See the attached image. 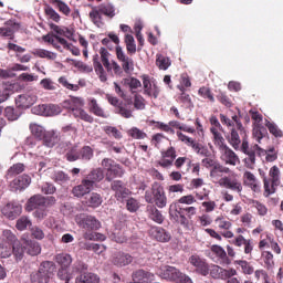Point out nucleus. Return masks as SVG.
Instances as JSON below:
<instances>
[{
	"label": "nucleus",
	"instance_id": "obj_1",
	"mask_svg": "<svg viewBox=\"0 0 283 283\" xmlns=\"http://www.w3.org/2000/svg\"><path fill=\"white\" fill-rule=\"evenodd\" d=\"M231 120L237 125V129L240 132V136L242 138L241 151L248 156L244 159L245 167H248V169H253L255 167V154H258V156H264L266 150H264L258 144L253 145L252 147L249 146V133H247V129L242 125V122L238 115H233Z\"/></svg>",
	"mask_w": 283,
	"mask_h": 283
},
{
	"label": "nucleus",
	"instance_id": "obj_2",
	"mask_svg": "<svg viewBox=\"0 0 283 283\" xmlns=\"http://www.w3.org/2000/svg\"><path fill=\"white\" fill-rule=\"evenodd\" d=\"M222 174H231V169L219 163L210 170V178L212 182H217L219 184V187L230 189V191H234V193H239L240 196L243 189L242 181H240L234 172L229 177H222Z\"/></svg>",
	"mask_w": 283,
	"mask_h": 283
},
{
	"label": "nucleus",
	"instance_id": "obj_3",
	"mask_svg": "<svg viewBox=\"0 0 283 283\" xmlns=\"http://www.w3.org/2000/svg\"><path fill=\"white\" fill-rule=\"evenodd\" d=\"M85 101L83 98L74 96L62 102V107L69 109L74 118H80V120H84L85 123H94V117L83 109Z\"/></svg>",
	"mask_w": 283,
	"mask_h": 283
},
{
	"label": "nucleus",
	"instance_id": "obj_4",
	"mask_svg": "<svg viewBox=\"0 0 283 283\" xmlns=\"http://www.w3.org/2000/svg\"><path fill=\"white\" fill-rule=\"evenodd\" d=\"M145 200L148 205H156L158 209H165L167 207V195L165 188L159 182L151 185V190L145 192Z\"/></svg>",
	"mask_w": 283,
	"mask_h": 283
},
{
	"label": "nucleus",
	"instance_id": "obj_5",
	"mask_svg": "<svg viewBox=\"0 0 283 283\" xmlns=\"http://www.w3.org/2000/svg\"><path fill=\"white\" fill-rule=\"evenodd\" d=\"M157 275L161 277V280H167L168 282L193 283L191 277L187 276V274H184L180 272V270L171 265L160 266L157 270Z\"/></svg>",
	"mask_w": 283,
	"mask_h": 283
},
{
	"label": "nucleus",
	"instance_id": "obj_6",
	"mask_svg": "<svg viewBox=\"0 0 283 283\" xmlns=\"http://www.w3.org/2000/svg\"><path fill=\"white\" fill-rule=\"evenodd\" d=\"M54 273V263L52 261H43L39 269L30 274L31 283H48Z\"/></svg>",
	"mask_w": 283,
	"mask_h": 283
},
{
	"label": "nucleus",
	"instance_id": "obj_7",
	"mask_svg": "<svg viewBox=\"0 0 283 283\" xmlns=\"http://www.w3.org/2000/svg\"><path fill=\"white\" fill-rule=\"evenodd\" d=\"M104 171H106V180L112 182L114 178H122L124 171L120 165L116 164L113 159L104 158L101 163Z\"/></svg>",
	"mask_w": 283,
	"mask_h": 283
},
{
	"label": "nucleus",
	"instance_id": "obj_8",
	"mask_svg": "<svg viewBox=\"0 0 283 283\" xmlns=\"http://www.w3.org/2000/svg\"><path fill=\"white\" fill-rule=\"evenodd\" d=\"M177 138L181 140V143H185L188 147H191L198 156H203L205 158H209L211 156V151H209V148L202 146L196 139L182 134L181 132H177Z\"/></svg>",
	"mask_w": 283,
	"mask_h": 283
},
{
	"label": "nucleus",
	"instance_id": "obj_9",
	"mask_svg": "<svg viewBox=\"0 0 283 283\" xmlns=\"http://www.w3.org/2000/svg\"><path fill=\"white\" fill-rule=\"evenodd\" d=\"M76 222L78 227L85 229L86 231H98L101 228V221H98L96 217L90 214H80L76 218Z\"/></svg>",
	"mask_w": 283,
	"mask_h": 283
},
{
	"label": "nucleus",
	"instance_id": "obj_10",
	"mask_svg": "<svg viewBox=\"0 0 283 283\" xmlns=\"http://www.w3.org/2000/svg\"><path fill=\"white\" fill-rule=\"evenodd\" d=\"M63 109L56 104H42L34 106L32 113L36 116H59Z\"/></svg>",
	"mask_w": 283,
	"mask_h": 283
},
{
	"label": "nucleus",
	"instance_id": "obj_11",
	"mask_svg": "<svg viewBox=\"0 0 283 283\" xmlns=\"http://www.w3.org/2000/svg\"><path fill=\"white\" fill-rule=\"evenodd\" d=\"M115 52L117 60L122 63V70L125 72V74H132V72H134V59L127 56L120 45L116 46Z\"/></svg>",
	"mask_w": 283,
	"mask_h": 283
},
{
	"label": "nucleus",
	"instance_id": "obj_12",
	"mask_svg": "<svg viewBox=\"0 0 283 283\" xmlns=\"http://www.w3.org/2000/svg\"><path fill=\"white\" fill-rule=\"evenodd\" d=\"M220 160L224 163V165H230L231 167H235V165H240V157L231 147L226 146L219 150Z\"/></svg>",
	"mask_w": 283,
	"mask_h": 283
},
{
	"label": "nucleus",
	"instance_id": "obj_13",
	"mask_svg": "<svg viewBox=\"0 0 283 283\" xmlns=\"http://www.w3.org/2000/svg\"><path fill=\"white\" fill-rule=\"evenodd\" d=\"M189 262L200 275L207 276L209 274V263L203 258H200V255L192 254L189 258Z\"/></svg>",
	"mask_w": 283,
	"mask_h": 283
},
{
	"label": "nucleus",
	"instance_id": "obj_14",
	"mask_svg": "<svg viewBox=\"0 0 283 283\" xmlns=\"http://www.w3.org/2000/svg\"><path fill=\"white\" fill-rule=\"evenodd\" d=\"M30 185H32V178L29 175H21L13 179L9 187L11 191H24Z\"/></svg>",
	"mask_w": 283,
	"mask_h": 283
},
{
	"label": "nucleus",
	"instance_id": "obj_15",
	"mask_svg": "<svg viewBox=\"0 0 283 283\" xmlns=\"http://www.w3.org/2000/svg\"><path fill=\"white\" fill-rule=\"evenodd\" d=\"M1 211L6 218H8L9 220H14L15 218H19V216H21V211H23V208L17 202H9L2 207Z\"/></svg>",
	"mask_w": 283,
	"mask_h": 283
},
{
	"label": "nucleus",
	"instance_id": "obj_16",
	"mask_svg": "<svg viewBox=\"0 0 283 283\" xmlns=\"http://www.w3.org/2000/svg\"><path fill=\"white\" fill-rule=\"evenodd\" d=\"M39 99V96H36L35 92H28L25 94L19 95L15 98V104L18 105V107H32V105H34V103H36V101Z\"/></svg>",
	"mask_w": 283,
	"mask_h": 283
},
{
	"label": "nucleus",
	"instance_id": "obj_17",
	"mask_svg": "<svg viewBox=\"0 0 283 283\" xmlns=\"http://www.w3.org/2000/svg\"><path fill=\"white\" fill-rule=\"evenodd\" d=\"M132 262H134V256H132L129 253L116 252L112 256V264H114V266H118L119 269L123 266H129Z\"/></svg>",
	"mask_w": 283,
	"mask_h": 283
},
{
	"label": "nucleus",
	"instance_id": "obj_18",
	"mask_svg": "<svg viewBox=\"0 0 283 283\" xmlns=\"http://www.w3.org/2000/svg\"><path fill=\"white\" fill-rule=\"evenodd\" d=\"M226 138L235 151H242V135H240L238 128H231L230 134Z\"/></svg>",
	"mask_w": 283,
	"mask_h": 283
},
{
	"label": "nucleus",
	"instance_id": "obj_19",
	"mask_svg": "<svg viewBox=\"0 0 283 283\" xmlns=\"http://www.w3.org/2000/svg\"><path fill=\"white\" fill-rule=\"evenodd\" d=\"M143 85H144V94L146 96H153V98H158L160 94V88L156 84H151L148 75H142Z\"/></svg>",
	"mask_w": 283,
	"mask_h": 283
},
{
	"label": "nucleus",
	"instance_id": "obj_20",
	"mask_svg": "<svg viewBox=\"0 0 283 283\" xmlns=\"http://www.w3.org/2000/svg\"><path fill=\"white\" fill-rule=\"evenodd\" d=\"M92 189H94V186L90 181L83 179L80 185L72 189V193L75 196V198H83V196H87Z\"/></svg>",
	"mask_w": 283,
	"mask_h": 283
},
{
	"label": "nucleus",
	"instance_id": "obj_21",
	"mask_svg": "<svg viewBox=\"0 0 283 283\" xmlns=\"http://www.w3.org/2000/svg\"><path fill=\"white\" fill-rule=\"evenodd\" d=\"M48 199L41 195L32 196L27 202V211H34V209H41L46 207Z\"/></svg>",
	"mask_w": 283,
	"mask_h": 283
},
{
	"label": "nucleus",
	"instance_id": "obj_22",
	"mask_svg": "<svg viewBox=\"0 0 283 283\" xmlns=\"http://www.w3.org/2000/svg\"><path fill=\"white\" fill-rule=\"evenodd\" d=\"M243 182L245 187H249L255 193H260V189H261L260 181H258V178L255 177V175H253V172L245 171L243 174Z\"/></svg>",
	"mask_w": 283,
	"mask_h": 283
},
{
	"label": "nucleus",
	"instance_id": "obj_23",
	"mask_svg": "<svg viewBox=\"0 0 283 283\" xmlns=\"http://www.w3.org/2000/svg\"><path fill=\"white\" fill-rule=\"evenodd\" d=\"M133 282H140V283H149L154 282L155 275L151 272H147L145 270H137L132 275Z\"/></svg>",
	"mask_w": 283,
	"mask_h": 283
},
{
	"label": "nucleus",
	"instance_id": "obj_24",
	"mask_svg": "<svg viewBox=\"0 0 283 283\" xmlns=\"http://www.w3.org/2000/svg\"><path fill=\"white\" fill-rule=\"evenodd\" d=\"M43 41H45V43H51V45H53L55 50H61V46L57 43L63 45V48H70V43H67V40L61 38L60 35L46 34L43 36Z\"/></svg>",
	"mask_w": 283,
	"mask_h": 283
},
{
	"label": "nucleus",
	"instance_id": "obj_25",
	"mask_svg": "<svg viewBox=\"0 0 283 283\" xmlns=\"http://www.w3.org/2000/svg\"><path fill=\"white\" fill-rule=\"evenodd\" d=\"M17 30H19V23L9 20L2 28H0V36L12 39Z\"/></svg>",
	"mask_w": 283,
	"mask_h": 283
},
{
	"label": "nucleus",
	"instance_id": "obj_26",
	"mask_svg": "<svg viewBox=\"0 0 283 283\" xmlns=\"http://www.w3.org/2000/svg\"><path fill=\"white\" fill-rule=\"evenodd\" d=\"M149 233L158 242H169V240H171V234L163 228L154 227L149 230Z\"/></svg>",
	"mask_w": 283,
	"mask_h": 283
},
{
	"label": "nucleus",
	"instance_id": "obj_27",
	"mask_svg": "<svg viewBox=\"0 0 283 283\" xmlns=\"http://www.w3.org/2000/svg\"><path fill=\"white\" fill-rule=\"evenodd\" d=\"M88 17L92 23L96 25V28H103V25H105V22L103 21V13L99 7H93L91 12L88 13Z\"/></svg>",
	"mask_w": 283,
	"mask_h": 283
},
{
	"label": "nucleus",
	"instance_id": "obj_28",
	"mask_svg": "<svg viewBox=\"0 0 283 283\" xmlns=\"http://www.w3.org/2000/svg\"><path fill=\"white\" fill-rule=\"evenodd\" d=\"M111 188L115 191L116 198H127L129 195V189H127L120 180L113 181Z\"/></svg>",
	"mask_w": 283,
	"mask_h": 283
},
{
	"label": "nucleus",
	"instance_id": "obj_29",
	"mask_svg": "<svg viewBox=\"0 0 283 283\" xmlns=\"http://www.w3.org/2000/svg\"><path fill=\"white\" fill-rule=\"evenodd\" d=\"M101 279L92 272H84L75 277V283H98Z\"/></svg>",
	"mask_w": 283,
	"mask_h": 283
},
{
	"label": "nucleus",
	"instance_id": "obj_30",
	"mask_svg": "<svg viewBox=\"0 0 283 283\" xmlns=\"http://www.w3.org/2000/svg\"><path fill=\"white\" fill-rule=\"evenodd\" d=\"M103 178H105V172L102 170V168H96L92 170L84 179L90 181L91 186L94 187V185H96V182H101Z\"/></svg>",
	"mask_w": 283,
	"mask_h": 283
},
{
	"label": "nucleus",
	"instance_id": "obj_31",
	"mask_svg": "<svg viewBox=\"0 0 283 283\" xmlns=\"http://www.w3.org/2000/svg\"><path fill=\"white\" fill-rule=\"evenodd\" d=\"M210 132L212 134V138H213V144L217 147V149H223L224 147H227V142L224 140V137L222 136V134L220 132H218V128L212 127L210 128Z\"/></svg>",
	"mask_w": 283,
	"mask_h": 283
},
{
	"label": "nucleus",
	"instance_id": "obj_32",
	"mask_svg": "<svg viewBox=\"0 0 283 283\" xmlns=\"http://www.w3.org/2000/svg\"><path fill=\"white\" fill-rule=\"evenodd\" d=\"M55 262L59 264V266H62L63 269H70L73 262L72 254L59 253L55 255Z\"/></svg>",
	"mask_w": 283,
	"mask_h": 283
},
{
	"label": "nucleus",
	"instance_id": "obj_33",
	"mask_svg": "<svg viewBox=\"0 0 283 283\" xmlns=\"http://www.w3.org/2000/svg\"><path fill=\"white\" fill-rule=\"evenodd\" d=\"M93 65L102 83H105V81H107V73H105V69L103 67V64L101 63V61H98V54L94 55Z\"/></svg>",
	"mask_w": 283,
	"mask_h": 283
},
{
	"label": "nucleus",
	"instance_id": "obj_34",
	"mask_svg": "<svg viewBox=\"0 0 283 283\" xmlns=\"http://www.w3.org/2000/svg\"><path fill=\"white\" fill-rule=\"evenodd\" d=\"M59 140H61V138H59V135L55 132L45 133L43 136V145L49 148L54 147Z\"/></svg>",
	"mask_w": 283,
	"mask_h": 283
},
{
	"label": "nucleus",
	"instance_id": "obj_35",
	"mask_svg": "<svg viewBox=\"0 0 283 283\" xmlns=\"http://www.w3.org/2000/svg\"><path fill=\"white\" fill-rule=\"evenodd\" d=\"M266 136V128L261 124H254L252 129V138L256 140V143H262V138Z\"/></svg>",
	"mask_w": 283,
	"mask_h": 283
},
{
	"label": "nucleus",
	"instance_id": "obj_36",
	"mask_svg": "<svg viewBox=\"0 0 283 283\" xmlns=\"http://www.w3.org/2000/svg\"><path fill=\"white\" fill-rule=\"evenodd\" d=\"M97 8H99L102 15L107 17L108 19H114L116 17V7L112 3L99 4Z\"/></svg>",
	"mask_w": 283,
	"mask_h": 283
},
{
	"label": "nucleus",
	"instance_id": "obj_37",
	"mask_svg": "<svg viewBox=\"0 0 283 283\" xmlns=\"http://www.w3.org/2000/svg\"><path fill=\"white\" fill-rule=\"evenodd\" d=\"M211 251L219 258L221 264H229V256H227V251L222 247L212 245Z\"/></svg>",
	"mask_w": 283,
	"mask_h": 283
},
{
	"label": "nucleus",
	"instance_id": "obj_38",
	"mask_svg": "<svg viewBox=\"0 0 283 283\" xmlns=\"http://www.w3.org/2000/svg\"><path fill=\"white\" fill-rule=\"evenodd\" d=\"M87 207H92L93 209H96L103 205V197L96 192H92L90 197L86 199Z\"/></svg>",
	"mask_w": 283,
	"mask_h": 283
},
{
	"label": "nucleus",
	"instance_id": "obj_39",
	"mask_svg": "<svg viewBox=\"0 0 283 283\" xmlns=\"http://www.w3.org/2000/svg\"><path fill=\"white\" fill-rule=\"evenodd\" d=\"M99 56H101V61L103 66L105 67V70L107 72H112V62H109V51H107V49L105 48H101L99 49Z\"/></svg>",
	"mask_w": 283,
	"mask_h": 283
},
{
	"label": "nucleus",
	"instance_id": "obj_40",
	"mask_svg": "<svg viewBox=\"0 0 283 283\" xmlns=\"http://www.w3.org/2000/svg\"><path fill=\"white\" fill-rule=\"evenodd\" d=\"M24 249L29 255H39L41 253V244L36 241H25Z\"/></svg>",
	"mask_w": 283,
	"mask_h": 283
},
{
	"label": "nucleus",
	"instance_id": "obj_41",
	"mask_svg": "<svg viewBox=\"0 0 283 283\" xmlns=\"http://www.w3.org/2000/svg\"><path fill=\"white\" fill-rule=\"evenodd\" d=\"M32 54H34V56H39V59H49V61H54L56 59L55 53L45 49H35L32 51Z\"/></svg>",
	"mask_w": 283,
	"mask_h": 283
},
{
	"label": "nucleus",
	"instance_id": "obj_42",
	"mask_svg": "<svg viewBox=\"0 0 283 283\" xmlns=\"http://www.w3.org/2000/svg\"><path fill=\"white\" fill-rule=\"evenodd\" d=\"M51 3L57 8L59 12H62L64 17H70L72 9L67 3L63 2L62 0H51Z\"/></svg>",
	"mask_w": 283,
	"mask_h": 283
},
{
	"label": "nucleus",
	"instance_id": "obj_43",
	"mask_svg": "<svg viewBox=\"0 0 283 283\" xmlns=\"http://www.w3.org/2000/svg\"><path fill=\"white\" fill-rule=\"evenodd\" d=\"M115 114H119L123 118H132L134 116V113L132 108L127 104H120V106H117L115 108Z\"/></svg>",
	"mask_w": 283,
	"mask_h": 283
},
{
	"label": "nucleus",
	"instance_id": "obj_44",
	"mask_svg": "<svg viewBox=\"0 0 283 283\" xmlns=\"http://www.w3.org/2000/svg\"><path fill=\"white\" fill-rule=\"evenodd\" d=\"M264 196L265 198H269V196H272V193H275L276 187H280V185H275L271 179L264 177Z\"/></svg>",
	"mask_w": 283,
	"mask_h": 283
},
{
	"label": "nucleus",
	"instance_id": "obj_45",
	"mask_svg": "<svg viewBox=\"0 0 283 283\" xmlns=\"http://www.w3.org/2000/svg\"><path fill=\"white\" fill-rule=\"evenodd\" d=\"M88 105L92 114H94L95 116H99L102 118H107V116L105 115V111H103V108L99 107L98 102H96V99L92 98Z\"/></svg>",
	"mask_w": 283,
	"mask_h": 283
},
{
	"label": "nucleus",
	"instance_id": "obj_46",
	"mask_svg": "<svg viewBox=\"0 0 283 283\" xmlns=\"http://www.w3.org/2000/svg\"><path fill=\"white\" fill-rule=\"evenodd\" d=\"M156 65L157 67H159V70H169L171 65V60L163 54H157Z\"/></svg>",
	"mask_w": 283,
	"mask_h": 283
},
{
	"label": "nucleus",
	"instance_id": "obj_47",
	"mask_svg": "<svg viewBox=\"0 0 283 283\" xmlns=\"http://www.w3.org/2000/svg\"><path fill=\"white\" fill-rule=\"evenodd\" d=\"M11 253H13L17 262L23 260V253H25V250L23 249V245H21V242L18 241L13 245H11Z\"/></svg>",
	"mask_w": 283,
	"mask_h": 283
},
{
	"label": "nucleus",
	"instance_id": "obj_48",
	"mask_svg": "<svg viewBox=\"0 0 283 283\" xmlns=\"http://www.w3.org/2000/svg\"><path fill=\"white\" fill-rule=\"evenodd\" d=\"M126 50L128 54H136V40H134V35L126 34L125 35Z\"/></svg>",
	"mask_w": 283,
	"mask_h": 283
},
{
	"label": "nucleus",
	"instance_id": "obj_49",
	"mask_svg": "<svg viewBox=\"0 0 283 283\" xmlns=\"http://www.w3.org/2000/svg\"><path fill=\"white\" fill-rule=\"evenodd\" d=\"M235 264H238L239 266H241V271L244 275H253L254 273V269L253 265H251V263H249L248 261L244 260H239L235 261Z\"/></svg>",
	"mask_w": 283,
	"mask_h": 283
},
{
	"label": "nucleus",
	"instance_id": "obj_50",
	"mask_svg": "<svg viewBox=\"0 0 283 283\" xmlns=\"http://www.w3.org/2000/svg\"><path fill=\"white\" fill-rule=\"evenodd\" d=\"M128 136H130V138H134L135 140H145V138L147 137V133L140 130V128L138 127H133L128 130Z\"/></svg>",
	"mask_w": 283,
	"mask_h": 283
},
{
	"label": "nucleus",
	"instance_id": "obj_51",
	"mask_svg": "<svg viewBox=\"0 0 283 283\" xmlns=\"http://www.w3.org/2000/svg\"><path fill=\"white\" fill-rule=\"evenodd\" d=\"M23 171H25V166L23 164H15L9 168L7 177L12 178V176H19Z\"/></svg>",
	"mask_w": 283,
	"mask_h": 283
},
{
	"label": "nucleus",
	"instance_id": "obj_52",
	"mask_svg": "<svg viewBox=\"0 0 283 283\" xmlns=\"http://www.w3.org/2000/svg\"><path fill=\"white\" fill-rule=\"evenodd\" d=\"M29 227H32V221L28 217H21L17 220L15 228L18 231H25Z\"/></svg>",
	"mask_w": 283,
	"mask_h": 283
},
{
	"label": "nucleus",
	"instance_id": "obj_53",
	"mask_svg": "<svg viewBox=\"0 0 283 283\" xmlns=\"http://www.w3.org/2000/svg\"><path fill=\"white\" fill-rule=\"evenodd\" d=\"M57 277L64 280V283H70V280L73 277V273H70V268L60 266L57 271Z\"/></svg>",
	"mask_w": 283,
	"mask_h": 283
},
{
	"label": "nucleus",
	"instance_id": "obj_54",
	"mask_svg": "<svg viewBox=\"0 0 283 283\" xmlns=\"http://www.w3.org/2000/svg\"><path fill=\"white\" fill-rule=\"evenodd\" d=\"M88 266L85 262L77 260L74 262V264L72 265V273L74 275V273H80L83 274L85 273V271H87Z\"/></svg>",
	"mask_w": 283,
	"mask_h": 283
},
{
	"label": "nucleus",
	"instance_id": "obj_55",
	"mask_svg": "<svg viewBox=\"0 0 283 283\" xmlns=\"http://www.w3.org/2000/svg\"><path fill=\"white\" fill-rule=\"evenodd\" d=\"M44 12L46 15H49V19H51L52 21H55V23H59V21H61V15L50 4L45 6Z\"/></svg>",
	"mask_w": 283,
	"mask_h": 283
},
{
	"label": "nucleus",
	"instance_id": "obj_56",
	"mask_svg": "<svg viewBox=\"0 0 283 283\" xmlns=\"http://www.w3.org/2000/svg\"><path fill=\"white\" fill-rule=\"evenodd\" d=\"M30 130L35 138H43L45 136V128L43 126L38 125V124H31L30 125Z\"/></svg>",
	"mask_w": 283,
	"mask_h": 283
},
{
	"label": "nucleus",
	"instance_id": "obj_57",
	"mask_svg": "<svg viewBox=\"0 0 283 283\" xmlns=\"http://www.w3.org/2000/svg\"><path fill=\"white\" fill-rule=\"evenodd\" d=\"M265 127H268L270 134L272 136H275V138H282V130L277 127L275 123H271L269 120H265Z\"/></svg>",
	"mask_w": 283,
	"mask_h": 283
},
{
	"label": "nucleus",
	"instance_id": "obj_58",
	"mask_svg": "<svg viewBox=\"0 0 283 283\" xmlns=\"http://www.w3.org/2000/svg\"><path fill=\"white\" fill-rule=\"evenodd\" d=\"M150 220L157 222V224H163V222H165V217L163 216V212H160V210H158L157 208H151Z\"/></svg>",
	"mask_w": 283,
	"mask_h": 283
},
{
	"label": "nucleus",
	"instance_id": "obj_59",
	"mask_svg": "<svg viewBox=\"0 0 283 283\" xmlns=\"http://www.w3.org/2000/svg\"><path fill=\"white\" fill-rule=\"evenodd\" d=\"M2 238L8 242L7 244H10L11 247L19 242V239H17V235L10 230H3Z\"/></svg>",
	"mask_w": 283,
	"mask_h": 283
},
{
	"label": "nucleus",
	"instance_id": "obj_60",
	"mask_svg": "<svg viewBox=\"0 0 283 283\" xmlns=\"http://www.w3.org/2000/svg\"><path fill=\"white\" fill-rule=\"evenodd\" d=\"M104 132L105 134H107V136H113V138H116L117 140H120V138H123V134H120V130H118V128L114 126H105Z\"/></svg>",
	"mask_w": 283,
	"mask_h": 283
},
{
	"label": "nucleus",
	"instance_id": "obj_61",
	"mask_svg": "<svg viewBox=\"0 0 283 283\" xmlns=\"http://www.w3.org/2000/svg\"><path fill=\"white\" fill-rule=\"evenodd\" d=\"M223 269L219 265H209V273L214 280H222Z\"/></svg>",
	"mask_w": 283,
	"mask_h": 283
},
{
	"label": "nucleus",
	"instance_id": "obj_62",
	"mask_svg": "<svg viewBox=\"0 0 283 283\" xmlns=\"http://www.w3.org/2000/svg\"><path fill=\"white\" fill-rule=\"evenodd\" d=\"M124 85H127L130 90H138V87H143V84L136 77L124 78Z\"/></svg>",
	"mask_w": 283,
	"mask_h": 283
},
{
	"label": "nucleus",
	"instance_id": "obj_63",
	"mask_svg": "<svg viewBox=\"0 0 283 283\" xmlns=\"http://www.w3.org/2000/svg\"><path fill=\"white\" fill-rule=\"evenodd\" d=\"M12 255V245L10 243H0V258H10Z\"/></svg>",
	"mask_w": 283,
	"mask_h": 283
},
{
	"label": "nucleus",
	"instance_id": "obj_64",
	"mask_svg": "<svg viewBox=\"0 0 283 283\" xmlns=\"http://www.w3.org/2000/svg\"><path fill=\"white\" fill-rule=\"evenodd\" d=\"M269 176L274 185H280V168L277 166H273L270 169Z\"/></svg>",
	"mask_w": 283,
	"mask_h": 283
}]
</instances>
